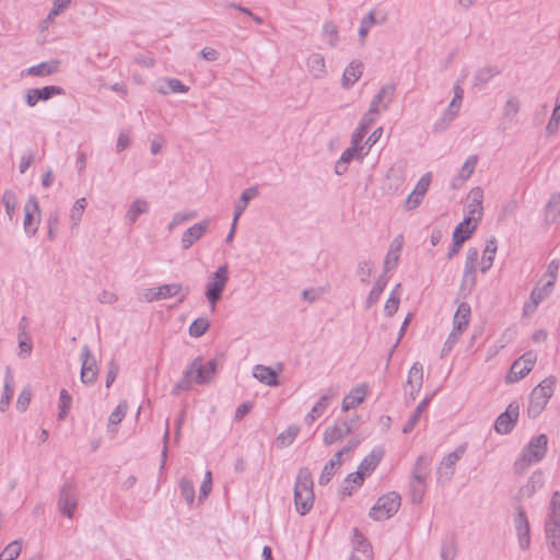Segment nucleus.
<instances>
[{
  "label": "nucleus",
  "mask_w": 560,
  "mask_h": 560,
  "mask_svg": "<svg viewBox=\"0 0 560 560\" xmlns=\"http://www.w3.org/2000/svg\"><path fill=\"white\" fill-rule=\"evenodd\" d=\"M217 371V362L210 360L203 362L201 357H197L184 372L182 380L173 387V394L189 390L194 384L202 385L210 383Z\"/></svg>",
  "instance_id": "f257e3e1"
},
{
  "label": "nucleus",
  "mask_w": 560,
  "mask_h": 560,
  "mask_svg": "<svg viewBox=\"0 0 560 560\" xmlns=\"http://www.w3.org/2000/svg\"><path fill=\"white\" fill-rule=\"evenodd\" d=\"M548 438L538 434L529 440L515 459L513 468L516 475H523L532 465L541 462L547 453Z\"/></svg>",
  "instance_id": "f03ea898"
},
{
  "label": "nucleus",
  "mask_w": 560,
  "mask_h": 560,
  "mask_svg": "<svg viewBox=\"0 0 560 560\" xmlns=\"http://www.w3.org/2000/svg\"><path fill=\"white\" fill-rule=\"evenodd\" d=\"M313 477L307 467L300 468L294 485V504L301 515L307 514L314 504Z\"/></svg>",
  "instance_id": "7ed1b4c3"
},
{
  "label": "nucleus",
  "mask_w": 560,
  "mask_h": 560,
  "mask_svg": "<svg viewBox=\"0 0 560 560\" xmlns=\"http://www.w3.org/2000/svg\"><path fill=\"white\" fill-rule=\"evenodd\" d=\"M556 378L553 376L542 380L530 393L527 412L530 418L538 417L546 408L555 393Z\"/></svg>",
  "instance_id": "20e7f679"
},
{
  "label": "nucleus",
  "mask_w": 560,
  "mask_h": 560,
  "mask_svg": "<svg viewBox=\"0 0 560 560\" xmlns=\"http://www.w3.org/2000/svg\"><path fill=\"white\" fill-rule=\"evenodd\" d=\"M401 504L400 495L395 492H388L377 499L370 510V517L374 521H385L397 513Z\"/></svg>",
  "instance_id": "39448f33"
},
{
  "label": "nucleus",
  "mask_w": 560,
  "mask_h": 560,
  "mask_svg": "<svg viewBox=\"0 0 560 560\" xmlns=\"http://www.w3.org/2000/svg\"><path fill=\"white\" fill-rule=\"evenodd\" d=\"M453 93L454 96L452 101L433 126L434 132H442L446 130L459 114L464 100V89L459 83L454 85Z\"/></svg>",
  "instance_id": "423d86ee"
},
{
  "label": "nucleus",
  "mask_w": 560,
  "mask_h": 560,
  "mask_svg": "<svg viewBox=\"0 0 560 560\" xmlns=\"http://www.w3.org/2000/svg\"><path fill=\"white\" fill-rule=\"evenodd\" d=\"M497 247H470L466 259V271L479 269L481 272L489 270L493 264Z\"/></svg>",
  "instance_id": "0eeeda50"
},
{
  "label": "nucleus",
  "mask_w": 560,
  "mask_h": 560,
  "mask_svg": "<svg viewBox=\"0 0 560 560\" xmlns=\"http://www.w3.org/2000/svg\"><path fill=\"white\" fill-rule=\"evenodd\" d=\"M58 510L68 517L72 518L78 508V489L73 480L66 481L59 489Z\"/></svg>",
  "instance_id": "6e6552de"
},
{
  "label": "nucleus",
  "mask_w": 560,
  "mask_h": 560,
  "mask_svg": "<svg viewBox=\"0 0 560 560\" xmlns=\"http://www.w3.org/2000/svg\"><path fill=\"white\" fill-rule=\"evenodd\" d=\"M229 270L228 266L223 265L210 277L206 285V296L211 304L213 311L217 302L221 299L222 292L228 283Z\"/></svg>",
  "instance_id": "1a4fd4ad"
},
{
  "label": "nucleus",
  "mask_w": 560,
  "mask_h": 560,
  "mask_svg": "<svg viewBox=\"0 0 560 560\" xmlns=\"http://www.w3.org/2000/svg\"><path fill=\"white\" fill-rule=\"evenodd\" d=\"M467 450V443H462L458 445L453 452L445 455L438 469H436V480L438 482H448L455 470L456 463L464 456Z\"/></svg>",
  "instance_id": "9d476101"
},
{
  "label": "nucleus",
  "mask_w": 560,
  "mask_h": 560,
  "mask_svg": "<svg viewBox=\"0 0 560 560\" xmlns=\"http://www.w3.org/2000/svg\"><path fill=\"white\" fill-rule=\"evenodd\" d=\"M513 525L517 538L518 548L526 551L530 548V525L527 514L522 505L515 508Z\"/></svg>",
  "instance_id": "9b49d317"
},
{
  "label": "nucleus",
  "mask_w": 560,
  "mask_h": 560,
  "mask_svg": "<svg viewBox=\"0 0 560 560\" xmlns=\"http://www.w3.org/2000/svg\"><path fill=\"white\" fill-rule=\"evenodd\" d=\"M23 229L28 235H34L40 223V210L37 198L34 195L28 196L24 205Z\"/></svg>",
  "instance_id": "f8f14e48"
},
{
  "label": "nucleus",
  "mask_w": 560,
  "mask_h": 560,
  "mask_svg": "<svg viewBox=\"0 0 560 560\" xmlns=\"http://www.w3.org/2000/svg\"><path fill=\"white\" fill-rule=\"evenodd\" d=\"M339 395L338 386H330L324 390L318 401L313 406L311 411L305 416L304 421L311 425L314 423L327 409L329 404L334 401Z\"/></svg>",
  "instance_id": "ddd939ff"
},
{
  "label": "nucleus",
  "mask_w": 560,
  "mask_h": 560,
  "mask_svg": "<svg viewBox=\"0 0 560 560\" xmlns=\"http://www.w3.org/2000/svg\"><path fill=\"white\" fill-rule=\"evenodd\" d=\"M82 365L80 378L83 384L92 385L95 383L98 374V366L95 358L92 355L89 346H83L80 355Z\"/></svg>",
  "instance_id": "4468645a"
},
{
  "label": "nucleus",
  "mask_w": 560,
  "mask_h": 560,
  "mask_svg": "<svg viewBox=\"0 0 560 560\" xmlns=\"http://www.w3.org/2000/svg\"><path fill=\"white\" fill-rule=\"evenodd\" d=\"M545 537L549 546V551L556 558L560 557V517H546Z\"/></svg>",
  "instance_id": "2eb2a0df"
},
{
  "label": "nucleus",
  "mask_w": 560,
  "mask_h": 560,
  "mask_svg": "<svg viewBox=\"0 0 560 560\" xmlns=\"http://www.w3.org/2000/svg\"><path fill=\"white\" fill-rule=\"evenodd\" d=\"M535 362L536 355L533 352H526L512 364L506 381L513 383L522 380L532 371Z\"/></svg>",
  "instance_id": "dca6fc26"
},
{
  "label": "nucleus",
  "mask_w": 560,
  "mask_h": 560,
  "mask_svg": "<svg viewBox=\"0 0 560 560\" xmlns=\"http://www.w3.org/2000/svg\"><path fill=\"white\" fill-rule=\"evenodd\" d=\"M483 189L479 186L471 188L468 192L467 212L465 218L479 222L483 215Z\"/></svg>",
  "instance_id": "f3484780"
},
{
  "label": "nucleus",
  "mask_w": 560,
  "mask_h": 560,
  "mask_svg": "<svg viewBox=\"0 0 560 560\" xmlns=\"http://www.w3.org/2000/svg\"><path fill=\"white\" fill-rule=\"evenodd\" d=\"M353 430L352 421L336 420L334 424L327 427L324 431L323 442L329 446L345 436L350 434Z\"/></svg>",
  "instance_id": "a211bd4d"
},
{
  "label": "nucleus",
  "mask_w": 560,
  "mask_h": 560,
  "mask_svg": "<svg viewBox=\"0 0 560 560\" xmlns=\"http://www.w3.org/2000/svg\"><path fill=\"white\" fill-rule=\"evenodd\" d=\"M553 284L550 281H544L539 279L536 287L533 289L530 293L529 301L524 305V314L532 315L538 305L551 293Z\"/></svg>",
  "instance_id": "6ab92c4d"
},
{
  "label": "nucleus",
  "mask_w": 560,
  "mask_h": 560,
  "mask_svg": "<svg viewBox=\"0 0 560 560\" xmlns=\"http://www.w3.org/2000/svg\"><path fill=\"white\" fill-rule=\"evenodd\" d=\"M369 152V149L365 150L364 147H359L355 144H350L348 149H346L339 160L335 165V173L337 175H342L348 170V164L354 160H362Z\"/></svg>",
  "instance_id": "aec40b11"
},
{
  "label": "nucleus",
  "mask_w": 560,
  "mask_h": 560,
  "mask_svg": "<svg viewBox=\"0 0 560 560\" xmlns=\"http://www.w3.org/2000/svg\"><path fill=\"white\" fill-rule=\"evenodd\" d=\"M518 419V405L511 402L506 410L501 413L494 423V429L500 434L510 433Z\"/></svg>",
  "instance_id": "412c9836"
},
{
  "label": "nucleus",
  "mask_w": 560,
  "mask_h": 560,
  "mask_svg": "<svg viewBox=\"0 0 560 560\" xmlns=\"http://www.w3.org/2000/svg\"><path fill=\"white\" fill-rule=\"evenodd\" d=\"M349 560H373L371 544L357 528H353V551Z\"/></svg>",
  "instance_id": "4be33fe9"
},
{
  "label": "nucleus",
  "mask_w": 560,
  "mask_h": 560,
  "mask_svg": "<svg viewBox=\"0 0 560 560\" xmlns=\"http://www.w3.org/2000/svg\"><path fill=\"white\" fill-rule=\"evenodd\" d=\"M478 160V155L476 154H471L465 160L458 173L452 178L451 187L453 189L463 187L464 184L472 176L476 171Z\"/></svg>",
  "instance_id": "5701e85b"
},
{
  "label": "nucleus",
  "mask_w": 560,
  "mask_h": 560,
  "mask_svg": "<svg viewBox=\"0 0 560 560\" xmlns=\"http://www.w3.org/2000/svg\"><path fill=\"white\" fill-rule=\"evenodd\" d=\"M62 89L55 85L44 86L42 89H28L25 91V101L30 107H34L39 101H47L54 95H60Z\"/></svg>",
  "instance_id": "b1692460"
},
{
  "label": "nucleus",
  "mask_w": 560,
  "mask_h": 560,
  "mask_svg": "<svg viewBox=\"0 0 560 560\" xmlns=\"http://www.w3.org/2000/svg\"><path fill=\"white\" fill-rule=\"evenodd\" d=\"M211 222V218H206L186 229L182 235V243L185 245H192L194 243L200 241L209 230Z\"/></svg>",
  "instance_id": "393cba45"
},
{
  "label": "nucleus",
  "mask_w": 560,
  "mask_h": 560,
  "mask_svg": "<svg viewBox=\"0 0 560 560\" xmlns=\"http://www.w3.org/2000/svg\"><path fill=\"white\" fill-rule=\"evenodd\" d=\"M395 88L384 85L372 98L370 103L371 113L381 114L386 110L392 103Z\"/></svg>",
  "instance_id": "a878e982"
},
{
  "label": "nucleus",
  "mask_w": 560,
  "mask_h": 560,
  "mask_svg": "<svg viewBox=\"0 0 560 560\" xmlns=\"http://www.w3.org/2000/svg\"><path fill=\"white\" fill-rule=\"evenodd\" d=\"M383 454L384 452L380 447L372 450V452L365 456L359 465L355 478L360 481V479H364L366 476H369L378 465Z\"/></svg>",
  "instance_id": "bb28decb"
},
{
  "label": "nucleus",
  "mask_w": 560,
  "mask_h": 560,
  "mask_svg": "<svg viewBox=\"0 0 560 560\" xmlns=\"http://www.w3.org/2000/svg\"><path fill=\"white\" fill-rule=\"evenodd\" d=\"M369 392V387L365 384H360L353 387L348 395L343 397L341 409L342 411H349L361 405Z\"/></svg>",
  "instance_id": "cd10ccee"
},
{
  "label": "nucleus",
  "mask_w": 560,
  "mask_h": 560,
  "mask_svg": "<svg viewBox=\"0 0 560 560\" xmlns=\"http://www.w3.org/2000/svg\"><path fill=\"white\" fill-rule=\"evenodd\" d=\"M423 383V366L420 362H415L409 370L407 377V386L409 388V395L411 399H415Z\"/></svg>",
  "instance_id": "c85d7f7f"
},
{
  "label": "nucleus",
  "mask_w": 560,
  "mask_h": 560,
  "mask_svg": "<svg viewBox=\"0 0 560 560\" xmlns=\"http://www.w3.org/2000/svg\"><path fill=\"white\" fill-rule=\"evenodd\" d=\"M362 73H363L362 61H360L358 59L350 61L342 73V78H341L342 88L350 89L362 77Z\"/></svg>",
  "instance_id": "c756f323"
},
{
  "label": "nucleus",
  "mask_w": 560,
  "mask_h": 560,
  "mask_svg": "<svg viewBox=\"0 0 560 560\" xmlns=\"http://www.w3.org/2000/svg\"><path fill=\"white\" fill-rule=\"evenodd\" d=\"M155 90L158 93L162 95H167L168 93H187L189 88L182 83L180 80L175 78H164L155 83Z\"/></svg>",
  "instance_id": "7c9ffc66"
},
{
  "label": "nucleus",
  "mask_w": 560,
  "mask_h": 560,
  "mask_svg": "<svg viewBox=\"0 0 560 560\" xmlns=\"http://www.w3.org/2000/svg\"><path fill=\"white\" fill-rule=\"evenodd\" d=\"M149 201L144 198H136L125 213V222L128 225L136 223L138 218L149 211Z\"/></svg>",
  "instance_id": "2f4dec72"
},
{
  "label": "nucleus",
  "mask_w": 560,
  "mask_h": 560,
  "mask_svg": "<svg viewBox=\"0 0 560 560\" xmlns=\"http://www.w3.org/2000/svg\"><path fill=\"white\" fill-rule=\"evenodd\" d=\"M386 21V15L381 18L376 16L375 10H370L361 20L359 26V37L360 42L363 45L365 43L366 36L371 28L376 24H383Z\"/></svg>",
  "instance_id": "473e14b6"
},
{
  "label": "nucleus",
  "mask_w": 560,
  "mask_h": 560,
  "mask_svg": "<svg viewBox=\"0 0 560 560\" xmlns=\"http://www.w3.org/2000/svg\"><path fill=\"white\" fill-rule=\"evenodd\" d=\"M14 376L10 366L5 368L3 392L0 399V411L4 412L12 400L14 394Z\"/></svg>",
  "instance_id": "72a5a7b5"
},
{
  "label": "nucleus",
  "mask_w": 560,
  "mask_h": 560,
  "mask_svg": "<svg viewBox=\"0 0 560 560\" xmlns=\"http://www.w3.org/2000/svg\"><path fill=\"white\" fill-rule=\"evenodd\" d=\"M560 218V192L551 195L542 212V220L546 225L553 224Z\"/></svg>",
  "instance_id": "f704fd0d"
},
{
  "label": "nucleus",
  "mask_w": 560,
  "mask_h": 560,
  "mask_svg": "<svg viewBox=\"0 0 560 560\" xmlns=\"http://www.w3.org/2000/svg\"><path fill=\"white\" fill-rule=\"evenodd\" d=\"M478 222L468 218L464 220L455 228L453 232L454 245H460L466 242L471 233L476 230Z\"/></svg>",
  "instance_id": "c9c22d12"
},
{
  "label": "nucleus",
  "mask_w": 560,
  "mask_h": 560,
  "mask_svg": "<svg viewBox=\"0 0 560 560\" xmlns=\"http://www.w3.org/2000/svg\"><path fill=\"white\" fill-rule=\"evenodd\" d=\"M253 376L267 386H277L279 384L277 372L267 365L256 364L253 369Z\"/></svg>",
  "instance_id": "e433bc0d"
},
{
  "label": "nucleus",
  "mask_w": 560,
  "mask_h": 560,
  "mask_svg": "<svg viewBox=\"0 0 560 560\" xmlns=\"http://www.w3.org/2000/svg\"><path fill=\"white\" fill-rule=\"evenodd\" d=\"M320 36L323 42L329 48H335L340 42L339 27L332 21H326L323 23Z\"/></svg>",
  "instance_id": "4c0bfd02"
},
{
  "label": "nucleus",
  "mask_w": 560,
  "mask_h": 560,
  "mask_svg": "<svg viewBox=\"0 0 560 560\" xmlns=\"http://www.w3.org/2000/svg\"><path fill=\"white\" fill-rule=\"evenodd\" d=\"M387 179L390 180L389 188L398 190L406 180V164L397 162L387 172Z\"/></svg>",
  "instance_id": "58836bf2"
},
{
  "label": "nucleus",
  "mask_w": 560,
  "mask_h": 560,
  "mask_svg": "<svg viewBox=\"0 0 560 560\" xmlns=\"http://www.w3.org/2000/svg\"><path fill=\"white\" fill-rule=\"evenodd\" d=\"M544 485V474L541 470H535L527 482L520 489V493L522 497L529 498L532 497L538 489H540Z\"/></svg>",
  "instance_id": "ea45409f"
},
{
  "label": "nucleus",
  "mask_w": 560,
  "mask_h": 560,
  "mask_svg": "<svg viewBox=\"0 0 560 560\" xmlns=\"http://www.w3.org/2000/svg\"><path fill=\"white\" fill-rule=\"evenodd\" d=\"M470 314L471 308L469 304L465 302L460 303L453 318V327L464 332L470 322Z\"/></svg>",
  "instance_id": "a19ab883"
},
{
  "label": "nucleus",
  "mask_w": 560,
  "mask_h": 560,
  "mask_svg": "<svg viewBox=\"0 0 560 560\" xmlns=\"http://www.w3.org/2000/svg\"><path fill=\"white\" fill-rule=\"evenodd\" d=\"M59 69V61L57 60H50V61H44L38 65L32 66L26 70V73L28 75L33 77H46L54 74Z\"/></svg>",
  "instance_id": "79ce46f5"
},
{
  "label": "nucleus",
  "mask_w": 560,
  "mask_h": 560,
  "mask_svg": "<svg viewBox=\"0 0 560 560\" xmlns=\"http://www.w3.org/2000/svg\"><path fill=\"white\" fill-rule=\"evenodd\" d=\"M258 195V189L257 187H249L247 189H245L240 199L237 200L236 205H235V210H234V225H236L240 217L242 215V213L244 212V210L246 209L247 207V203L256 198Z\"/></svg>",
  "instance_id": "37998d69"
},
{
  "label": "nucleus",
  "mask_w": 560,
  "mask_h": 560,
  "mask_svg": "<svg viewBox=\"0 0 560 560\" xmlns=\"http://www.w3.org/2000/svg\"><path fill=\"white\" fill-rule=\"evenodd\" d=\"M307 69L315 79L326 75L325 59L320 54H312L307 59Z\"/></svg>",
  "instance_id": "c03bdc74"
},
{
  "label": "nucleus",
  "mask_w": 560,
  "mask_h": 560,
  "mask_svg": "<svg viewBox=\"0 0 560 560\" xmlns=\"http://www.w3.org/2000/svg\"><path fill=\"white\" fill-rule=\"evenodd\" d=\"M499 74V69L495 67H483L478 69L472 79V85L481 89L488 84L492 79Z\"/></svg>",
  "instance_id": "a18cd8bd"
},
{
  "label": "nucleus",
  "mask_w": 560,
  "mask_h": 560,
  "mask_svg": "<svg viewBox=\"0 0 560 560\" xmlns=\"http://www.w3.org/2000/svg\"><path fill=\"white\" fill-rule=\"evenodd\" d=\"M128 411V404L127 401H120L118 406L115 408V410L109 415L108 418V432L113 435L117 432V425L122 421V419L126 417V413Z\"/></svg>",
  "instance_id": "49530a36"
},
{
  "label": "nucleus",
  "mask_w": 560,
  "mask_h": 560,
  "mask_svg": "<svg viewBox=\"0 0 560 560\" xmlns=\"http://www.w3.org/2000/svg\"><path fill=\"white\" fill-rule=\"evenodd\" d=\"M432 397H433V394L425 396L424 399L422 401H420V404L417 406V408L415 409V411L412 412V415L410 416V418L408 419V421L405 423V425L402 428V432L405 434L411 432L413 430V428L417 425L422 412L427 409Z\"/></svg>",
  "instance_id": "de8ad7c7"
},
{
  "label": "nucleus",
  "mask_w": 560,
  "mask_h": 560,
  "mask_svg": "<svg viewBox=\"0 0 560 560\" xmlns=\"http://www.w3.org/2000/svg\"><path fill=\"white\" fill-rule=\"evenodd\" d=\"M429 474H430V459L424 456H420L417 459L413 470H412V480L417 481L418 483H424Z\"/></svg>",
  "instance_id": "09e8293b"
},
{
  "label": "nucleus",
  "mask_w": 560,
  "mask_h": 560,
  "mask_svg": "<svg viewBox=\"0 0 560 560\" xmlns=\"http://www.w3.org/2000/svg\"><path fill=\"white\" fill-rule=\"evenodd\" d=\"M158 294L160 300H166L178 294H182L178 301L179 303H182L185 300L187 292L183 293V287L180 283H168L158 287Z\"/></svg>",
  "instance_id": "8fccbe9b"
},
{
  "label": "nucleus",
  "mask_w": 560,
  "mask_h": 560,
  "mask_svg": "<svg viewBox=\"0 0 560 560\" xmlns=\"http://www.w3.org/2000/svg\"><path fill=\"white\" fill-rule=\"evenodd\" d=\"M86 206L88 200L84 197L79 198L74 201L72 208L69 211V223L71 228H77L79 225Z\"/></svg>",
  "instance_id": "3c124183"
},
{
  "label": "nucleus",
  "mask_w": 560,
  "mask_h": 560,
  "mask_svg": "<svg viewBox=\"0 0 560 560\" xmlns=\"http://www.w3.org/2000/svg\"><path fill=\"white\" fill-rule=\"evenodd\" d=\"M71 1L72 0H52V7L43 21V28H46L57 16L63 13L71 4Z\"/></svg>",
  "instance_id": "603ef678"
},
{
  "label": "nucleus",
  "mask_w": 560,
  "mask_h": 560,
  "mask_svg": "<svg viewBox=\"0 0 560 560\" xmlns=\"http://www.w3.org/2000/svg\"><path fill=\"white\" fill-rule=\"evenodd\" d=\"M521 109V101L516 95H510L502 106V115L505 119L513 120Z\"/></svg>",
  "instance_id": "864d4df0"
},
{
  "label": "nucleus",
  "mask_w": 560,
  "mask_h": 560,
  "mask_svg": "<svg viewBox=\"0 0 560 560\" xmlns=\"http://www.w3.org/2000/svg\"><path fill=\"white\" fill-rule=\"evenodd\" d=\"M1 201L4 206L7 217L10 221L14 219L15 210L18 208V197L11 189L4 190L1 197Z\"/></svg>",
  "instance_id": "5fc2aeb1"
},
{
  "label": "nucleus",
  "mask_w": 560,
  "mask_h": 560,
  "mask_svg": "<svg viewBox=\"0 0 560 560\" xmlns=\"http://www.w3.org/2000/svg\"><path fill=\"white\" fill-rule=\"evenodd\" d=\"M387 277L386 275H382L378 277V279L375 281L372 290L370 291L368 299H366V307H371L373 304H375L381 294L383 293L386 284H387Z\"/></svg>",
  "instance_id": "6e6d98bb"
},
{
  "label": "nucleus",
  "mask_w": 560,
  "mask_h": 560,
  "mask_svg": "<svg viewBox=\"0 0 560 560\" xmlns=\"http://www.w3.org/2000/svg\"><path fill=\"white\" fill-rule=\"evenodd\" d=\"M197 215L198 214H197L196 211H178V212H175L173 214L168 225H167V230L168 231H173L177 226L183 225L186 222L196 219Z\"/></svg>",
  "instance_id": "4d7b16f0"
},
{
  "label": "nucleus",
  "mask_w": 560,
  "mask_h": 560,
  "mask_svg": "<svg viewBox=\"0 0 560 560\" xmlns=\"http://www.w3.org/2000/svg\"><path fill=\"white\" fill-rule=\"evenodd\" d=\"M22 551V540L15 539L10 542L0 553V560H15Z\"/></svg>",
  "instance_id": "13d9d810"
},
{
  "label": "nucleus",
  "mask_w": 560,
  "mask_h": 560,
  "mask_svg": "<svg viewBox=\"0 0 560 560\" xmlns=\"http://www.w3.org/2000/svg\"><path fill=\"white\" fill-rule=\"evenodd\" d=\"M400 248L401 247H390L387 252V255L384 259V273H387L392 270H394L398 264V260L400 258Z\"/></svg>",
  "instance_id": "bf43d9fd"
},
{
  "label": "nucleus",
  "mask_w": 560,
  "mask_h": 560,
  "mask_svg": "<svg viewBox=\"0 0 560 560\" xmlns=\"http://www.w3.org/2000/svg\"><path fill=\"white\" fill-rule=\"evenodd\" d=\"M209 320L205 317L195 319L189 326V335L195 338L201 337L209 328Z\"/></svg>",
  "instance_id": "052dcab7"
},
{
  "label": "nucleus",
  "mask_w": 560,
  "mask_h": 560,
  "mask_svg": "<svg viewBox=\"0 0 560 560\" xmlns=\"http://www.w3.org/2000/svg\"><path fill=\"white\" fill-rule=\"evenodd\" d=\"M179 490L187 504L191 505L195 501V488L192 482L186 477L182 478L179 481Z\"/></svg>",
  "instance_id": "680f3d73"
},
{
  "label": "nucleus",
  "mask_w": 560,
  "mask_h": 560,
  "mask_svg": "<svg viewBox=\"0 0 560 560\" xmlns=\"http://www.w3.org/2000/svg\"><path fill=\"white\" fill-rule=\"evenodd\" d=\"M72 398L66 389L60 390L58 420H63L68 415Z\"/></svg>",
  "instance_id": "e2e57ef3"
},
{
  "label": "nucleus",
  "mask_w": 560,
  "mask_h": 560,
  "mask_svg": "<svg viewBox=\"0 0 560 560\" xmlns=\"http://www.w3.org/2000/svg\"><path fill=\"white\" fill-rule=\"evenodd\" d=\"M399 287H400V284H397L396 288L392 291L388 299L386 300L384 311L387 316H392L398 310L399 298L397 296L396 291L398 290Z\"/></svg>",
  "instance_id": "0e129e2a"
},
{
  "label": "nucleus",
  "mask_w": 560,
  "mask_h": 560,
  "mask_svg": "<svg viewBox=\"0 0 560 560\" xmlns=\"http://www.w3.org/2000/svg\"><path fill=\"white\" fill-rule=\"evenodd\" d=\"M337 470H338V467L335 466L334 462H328L324 466L322 474L318 478L319 485H322V486L327 485L331 480L332 476L336 474Z\"/></svg>",
  "instance_id": "69168bd1"
},
{
  "label": "nucleus",
  "mask_w": 560,
  "mask_h": 560,
  "mask_svg": "<svg viewBox=\"0 0 560 560\" xmlns=\"http://www.w3.org/2000/svg\"><path fill=\"white\" fill-rule=\"evenodd\" d=\"M457 555V547L454 540L444 542L441 548L442 560H455Z\"/></svg>",
  "instance_id": "338daca9"
},
{
  "label": "nucleus",
  "mask_w": 560,
  "mask_h": 560,
  "mask_svg": "<svg viewBox=\"0 0 560 560\" xmlns=\"http://www.w3.org/2000/svg\"><path fill=\"white\" fill-rule=\"evenodd\" d=\"M547 516L560 517V492L555 491L551 495Z\"/></svg>",
  "instance_id": "774afa93"
}]
</instances>
